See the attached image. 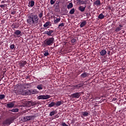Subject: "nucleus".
<instances>
[{"label": "nucleus", "instance_id": "nucleus-1", "mask_svg": "<svg viewBox=\"0 0 126 126\" xmlns=\"http://www.w3.org/2000/svg\"><path fill=\"white\" fill-rule=\"evenodd\" d=\"M27 23L30 25H33V24H37L39 22V18L38 15L33 13H30L28 15L27 19Z\"/></svg>", "mask_w": 126, "mask_h": 126}, {"label": "nucleus", "instance_id": "nucleus-2", "mask_svg": "<svg viewBox=\"0 0 126 126\" xmlns=\"http://www.w3.org/2000/svg\"><path fill=\"white\" fill-rule=\"evenodd\" d=\"M55 38L54 37H49L45 39L44 41V47H48V46H52L54 44Z\"/></svg>", "mask_w": 126, "mask_h": 126}, {"label": "nucleus", "instance_id": "nucleus-3", "mask_svg": "<svg viewBox=\"0 0 126 126\" xmlns=\"http://www.w3.org/2000/svg\"><path fill=\"white\" fill-rule=\"evenodd\" d=\"M51 97V95H41L37 97V99L38 100H47V99H50V97Z\"/></svg>", "mask_w": 126, "mask_h": 126}, {"label": "nucleus", "instance_id": "nucleus-4", "mask_svg": "<svg viewBox=\"0 0 126 126\" xmlns=\"http://www.w3.org/2000/svg\"><path fill=\"white\" fill-rule=\"evenodd\" d=\"M12 121H13L12 119L8 118L3 122V125H9L11 123H12Z\"/></svg>", "mask_w": 126, "mask_h": 126}, {"label": "nucleus", "instance_id": "nucleus-5", "mask_svg": "<svg viewBox=\"0 0 126 126\" xmlns=\"http://www.w3.org/2000/svg\"><path fill=\"white\" fill-rule=\"evenodd\" d=\"M59 22H61V17H54V23L55 24H58Z\"/></svg>", "mask_w": 126, "mask_h": 126}, {"label": "nucleus", "instance_id": "nucleus-6", "mask_svg": "<svg viewBox=\"0 0 126 126\" xmlns=\"http://www.w3.org/2000/svg\"><path fill=\"white\" fill-rule=\"evenodd\" d=\"M90 74L86 72H85L81 74L80 77L81 78H86V77H88Z\"/></svg>", "mask_w": 126, "mask_h": 126}, {"label": "nucleus", "instance_id": "nucleus-7", "mask_svg": "<svg viewBox=\"0 0 126 126\" xmlns=\"http://www.w3.org/2000/svg\"><path fill=\"white\" fill-rule=\"evenodd\" d=\"M53 33H54V31L50 30L49 31L44 32V34L45 35H48V36H53Z\"/></svg>", "mask_w": 126, "mask_h": 126}, {"label": "nucleus", "instance_id": "nucleus-8", "mask_svg": "<svg viewBox=\"0 0 126 126\" xmlns=\"http://www.w3.org/2000/svg\"><path fill=\"white\" fill-rule=\"evenodd\" d=\"M32 119H34V116H27L24 118L25 122H27L28 121H31V120H32Z\"/></svg>", "mask_w": 126, "mask_h": 126}, {"label": "nucleus", "instance_id": "nucleus-9", "mask_svg": "<svg viewBox=\"0 0 126 126\" xmlns=\"http://www.w3.org/2000/svg\"><path fill=\"white\" fill-rule=\"evenodd\" d=\"M72 97L73 98H79V97H80V94H79V93L73 94H72Z\"/></svg>", "mask_w": 126, "mask_h": 126}, {"label": "nucleus", "instance_id": "nucleus-10", "mask_svg": "<svg viewBox=\"0 0 126 126\" xmlns=\"http://www.w3.org/2000/svg\"><path fill=\"white\" fill-rule=\"evenodd\" d=\"M85 8H86V6H85V7H83V6H80L78 8V9L80 10V11L83 12V11L85 10Z\"/></svg>", "mask_w": 126, "mask_h": 126}, {"label": "nucleus", "instance_id": "nucleus-11", "mask_svg": "<svg viewBox=\"0 0 126 126\" xmlns=\"http://www.w3.org/2000/svg\"><path fill=\"white\" fill-rule=\"evenodd\" d=\"M101 4V2L99 0H96L94 2V5H96V6H99Z\"/></svg>", "mask_w": 126, "mask_h": 126}, {"label": "nucleus", "instance_id": "nucleus-12", "mask_svg": "<svg viewBox=\"0 0 126 126\" xmlns=\"http://www.w3.org/2000/svg\"><path fill=\"white\" fill-rule=\"evenodd\" d=\"M35 4V1L33 0H31L30 2L29 3V6L30 7H33Z\"/></svg>", "mask_w": 126, "mask_h": 126}, {"label": "nucleus", "instance_id": "nucleus-13", "mask_svg": "<svg viewBox=\"0 0 126 126\" xmlns=\"http://www.w3.org/2000/svg\"><path fill=\"white\" fill-rule=\"evenodd\" d=\"M22 95H24L25 96H26L27 95H30V91H24L22 93Z\"/></svg>", "mask_w": 126, "mask_h": 126}, {"label": "nucleus", "instance_id": "nucleus-14", "mask_svg": "<svg viewBox=\"0 0 126 126\" xmlns=\"http://www.w3.org/2000/svg\"><path fill=\"white\" fill-rule=\"evenodd\" d=\"M122 28H123V25H120L119 27H118L116 29L115 31L116 32H119V31H121L122 30Z\"/></svg>", "mask_w": 126, "mask_h": 126}, {"label": "nucleus", "instance_id": "nucleus-15", "mask_svg": "<svg viewBox=\"0 0 126 126\" xmlns=\"http://www.w3.org/2000/svg\"><path fill=\"white\" fill-rule=\"evenodd\" d=\"M7 108H13L14 107V103L10 102L9 103L7 104Z\"/></svg>", "mask_w": 126, "mask_h": 126}, {"label": "nucleus", "instance_id": "nucleus-16", "mask_svg": "<svg viewBox=\"0 0 126 126\" xmlns=\"http://www.w3.org/2000/svg\"><path fill=\"white\" fill-rule=\"evenodd\" d=\"M63 101H58L56 103H55V106H56V107H59V106H61V105H63Z\"/></svg>", "mask_w": 126, "mask_h": 126}, {"label": "nucleus", "instance_id": "nucleus-17", "mask_svg": "<svg viewBox=\"0 0 126 126\" xmlns=\"http://www.w3.org/2000/svg\"><path fill=\"white\" fill-rule=\"evenodd\" d=\"M107 54V51L105 50H102L100 52V55L101 56H105Z\"/></svg>", "mask_w": 126, "mask_h": 126}, {"label": "nucleus", "instance_id": "nucleus-18", "mask_svg": "<svg viewBox=\"0 0 126 126\" xmlns=\"http://www.w3.org/2000/svg\"><path fill=\"white\" fill-rule=\"evenodd\" d=\"M27 105H28L29 106H35V105H36V103H33L32 101H28L27 102Z\"/></svg>", "mask_w": 126, "mask_h": 126}, {"label": "nucleus", "instance_id": "nucleus-19", "mask_svg": "<svg viewBox=\"0 0 126 126\" xmlns=\"http://www.w3.org/2000/svg\"><path fill=\"white\" fill-rule=\"evenodd\" d=\"M19 111L18 108H13L12 110H10V112H12L13 113H17Z\"/></svg>", "mask_w": 126, "mask_h": 126}, {"label": "nucleus", "instance_id": "nucleus-20", "mask_svg": "<svg viewBox=\"0 0 126 126\" xmlns=\"http://www.w3.org/2000/svg\"><path fill=\"white\" fill-rule=\"evenodd\" d=\"M82 115L84 117H87L88 116H89V113L88 112H82Z\"/></svg>", "mask_w": 126, "mask_h": 126}, {"label": "nucleus", "instance_id": "nucleus-21", "mask_svg": "<svg viewBox=\"0 0 126 126\" xmlns=\"http://www.w3.org/2000/svg\"><path fill=\"white\" fill-rule=\"evenodd\" d=\"M73 6V4L71 2L69 3V4L67 5V8L68 9H69V8H72Z\"/></svg>", "mask_w": 126, "mask_h": 126}, {"label": "nucleus", "instance_id": "nucleus-22", "mask_svg": "<svg viewBox=\"0 0 126 126\" xmlns=\"http://www.w3.org/2000/svg\"><path fill=\"white\" fill-rule=\"evenodd\" d=\"M14 34L18 36V35H20V34H21V31L19 30H16L14 32Z\"/></svg>", "mask_w": 126, "mask_h": 126}, {"label": "nucleus", "instance_id": "nucleus-23", "mask_svg": "<svg viewBox=\"0 0 126 126\" xmlns=\"http://www.w3.org/2000/svg\"><path fill=\"white\" fill-rule=\"evenodd\" d=\"M104 17H105V16L104 15V14L102 13L100 14L98 16V18L99 19H103Z\"/></svg>", "mask_w": 126, "mask_h": 126}, {"label": "nucleus", "instance_id": "nucleus-24", "mask_svg": "<svg viewBox=\"0 0 126 126\" xmlns=\"http://www.w3.org/2000/svg\"><path fill=\"white\" fill-rule=\"evenodd\" d=\"M85 25H86V22L84 21L81 23L80 26L81 28H82V27H84V26H85Z\"/></svg>", "mask_w": 126, "mask_h": 126}, {"label": "nucleus", "instance_id": "nucleus-25", "mask_svg": "<svg viewBox=\"0 0 126 126\" xmlns=\"http://www.w3.org/2000/svg\"><path fill=\"white\" fill-rule=\"evenodd\" d=\"M54 106H56V102H52L48 104V107H54Z\"/></svg>", "mask_w": 126, "mask_h": 126}, {"label": "nucleus", "instance_id": "nucleus-26", "mask_svg": "<svg viewBox=\"0 0 126 126\" xmlns=\"http://www.w3.org/2000/svg\"><path fill=\"white\" fill-rule=\"evenodd\" d=\"M37 89H38L39 90H43V85H38L37 86Z\"/></svg>", "mask_w": 126, "mask_h": 126}, {"label": "nucleus", "instance_id": "nucleus-27", "mask_svg": "<svg viewBox=\"0 0 126 126\" xmlns=\"http://www.w3.org/2000/svg\"><path fill=\"white\" fill-rule=\"evenodd\" d=\"M26 63H27V62L26 61H22L21 62L20 64L21 66H24V65H25Z\"/></svg>", "mask_w": 126, "mask_h": 126}, {"label": "nucleus", "instance_id": "nucleus-28", "mask_svg": "<svg viewBox=\"0 0 126 126\" xmlns=\"http://www.w3.org/2000/svg\"><path fill=\"white\" fill-rule=\"evenodd\" d=\"M56 114V111H53L50 112L49 116L51 117H52V116H55V114Z\"/></svg>", "mask_w": 126, "mask_h": 126}, {"label": "nucleus", "instance_id": "nucleus-29", "mask_svg": "<svg viewBox=\"0 0 126 126\" xmlns=\"http://www.w3.org/2000/svg\"><path fill=\"white\" fill-rule=\"evenodd\" d=\"M50 25V22H47L45 23V24L43 25V27H48Z\"/></svg>", "mask_w": 126, "mask_h": 126}, {"label": "nucleus", "instance_id": "nucleus-30", "mask_svg": "<svg viewBox=\"0 0 126 126\" xmlns=\"http://www.w3.org/2000/svg\"><path fill=\"white\" fill-rule=\"evenodd\" d=\"M5 98V95L4 94H0V100H2Z\"/></svg>", "mask_w": 126, "mask_h": 126}, {"label": "nucleus", "instance_id": "nucleus-31", "mask_svg": "<svg viewBox=\"0 0 126 126\" xmlns=\"http://www.w3.org/2000/svg\"><path fill=\"white\" fill-rule=\"evenodd\" d=\"M75 11V10L74 9V8H72V9H71L69 11V13L70 14H73L74 13Z\"/></svg>", "mask_w": 126, "mask_h": 126}, {"label": "nucleus", "instance_id": "nucleus-32", "mask_svg": "<svg viewBox=\"0 0 126 126\" xmlns=\"http://www.w3.org/2000/svg\"><path fill=\"white\" fill-rule=\"evenodd\" d=\"M63 26H64V23H62L58 25V28L59 29H60L61 27H63Z\"/></svg>", "mask_w": 126, "mask_h": 126}, {"label": "nucleus", "instance_id": "nucleus-33", "mask_svg": "<svg viewBox=\"0 0 126 126\" xmlns=\"http://www.w3.org/2000/svg\"><path fill=\"white\" fill-rule=\"evenodd\" d=\"M84 85V83L79 84L77 85L78 88H80V87H82Z\"/></svg>", "mask_w": 126, "mask_h": 126}, {"label": "nucleus", "instance_id": "nucleus-34", "mask_svg": "<svg viewBox=\"0 0 126 126\" xmlns=\"http://www.w3.org/2000/svg\"><path fill=\"white\" fill-rule=\"evenodd\" d=\"M38 17H39V18H42V17H43V12L40 13L38 14Z\"/></svg>", "mask_w": 126, "mask_h": 126}, {"label": "nucleus", "instance_id": "nucleus-35", "mask_svg": "<svg viewBox=\"0 0 126 126\" xmlns=\"http://www.w3.org/2000/svg\"><path fill=\"white\" fill-rule=\"evenodd\" d=\"M71 43H72L73 44H74V43H75V42H76V39H75V38H73L71 40Z\"/></svg>", "mask_w": 126, "mask_h": 126}, {"label": "nucleus", "instance_id": "nucleus-36", "mask_svg": "<svg viewBox=\"0 0 126 126\" xmlns=\"http://www.w3.org/2000/svg\"><path fill=\"white\" fill-rule=\"evenodd\" d=\"M80 2L81 4H86V3H87V0L82 1Z\"/></svg>", "mask_w": 126, "mask_h": 126}, {"label": "nucleus", "instance_id": "nucleus-37", "mask_svg": "<svg viewBox=\"0 0 126 126\" xmlns=\"http://www.w3.org/2000/svg\"><path fill=\"white\" fill-rule=\"evenodd\" d=\"M56 2V0H50L51 4H54Z\"/></svg>", "mask_w": 126, "mask_h": 126}, {"label": "nucleus", "instance_id": "nucleus-38", "mask_svg": "<svg viewBox=\"0 0 126 126\" xmlns=\"http://www.w3.org/2000/svg\"><path fill=\"white\" fill-rule=\"evenodd\" d=\"M44 55L45 56V57L49 56V52H48V51L45 52L44 54Z\"/></svg>", "mask_w": 126, "mask_h": 126}, {"label": "nucleus", "instance_id": "nucleus-39", "mask_svg": "<svg viewBox=\"0 0 126 126\" xmlns=\"http://www.w3.org/2000/svg\"><path fill=\"white\" fill-rule=\"evenodd\" d=\"M61 126H68V125H67L66 124H65V123L63 122V123H62Z\"/></svg>", "mask_w": 126, "mask_h": 126}, {"label": "nucleus", "instance_id": "nucleus-40", "mask_svg": "<svg viewBox=\"0 0 126 126\" xmlns=\"http://www.w3.org/2000/svg\"><path fill=\"white\" fill-rule=\"evenodd\" d=\"M10 48H11V49H14V44H12V45H10Z\"/></svg>", "mask_w": 126, "mask_h": 126}, {"label": "nucleus", "instance_id": "nucleus-41", "mask_svg": "<svg viewBox=\"0 0 126 126\" xmlns=\"http://www.w3.org/2000/svg\"><path fill=\"white\" fill-rule=\"evenodd\" d=\"M73 89H76V88H78L77 85L76 86H74L73 87Z\"/></svg>", "mask_w": 126, "mask_h": 126}, {"label": "nucleus", "instance_id": "nucleus-42", "mask_svg": "<svg viewBox=\"0 0 126 126\" xmlns=\"http://www.w3.org/2000/svg\"><path fill=\"white\" fill-rule=\"evenodd\" d=\"M0 7H2L3 8H4V7H5L4 5H0Z\"/></svg>", "mask_w": 126, "mask_h": 126}, {"label": "nucleus", "instance_id": "nucleus-43", "mask_svg": "<svg viewBox=\"0 0 126 126\" xmlns=\"http://www.w3.org/2000/svg\"><path fill=\"white\" fill-rule=\"evenodd\" d=\"M77 1H78V2H81V0H77Z\"/></svg>", "mask_w": 126, "mask_h": 126}, {"label": "nucleus", "instance_id": "nucleus-44", "mask_svg": "<svg viewBox=\"0 0 126 126\" xmlns=\"http://www.w3.org/2000/svg\"><path fill=\"white\" fill-rule=\"evenodd\" d=\"M15 13L14 12H11V14H14Z\"/></svg>", "mask_w": 126, "mask_h": 126}, {"label": "nucleus", "instance_id": "nucleus-45", "mask_svg": "<svg viewBox=\"0 0 126 126\" xmlns=\"http://www.w3.org/2000/svg\"><path fill=\"white\" fill-rule=\"evenodd\" d=\"M33 94H35L36 93V91H33Z\"/></svg>", "mask_w": 126, "mask_h": 126}, {"label": "nucleus", "instance_id": "nucleus-46", "mask_svg": "<svg viewBox=\"0 0 126 126\" xmlns=\"http://www.w3.org/2000/svg\"><path fill=\"white\" fill-rule=\"evenodd\" d=\"M28 85H29V84H26V86H28Z\"/></svg>", "mask_w": 126, "mask_h": 126}, {"label": "nucleus", "instance_id": "nucleus-47", "mask_svg": "<svg viewBox=\"0 0 126 126\" xmlns=\"http://www.w3.org/2000/svg\"><path fill=\"white\" fill-rule=\"evenodd\" d=\"M110 52H108V54H109Z\"/></svg>", "mask_w": 126, "mask_h": 126}]
</instances>
